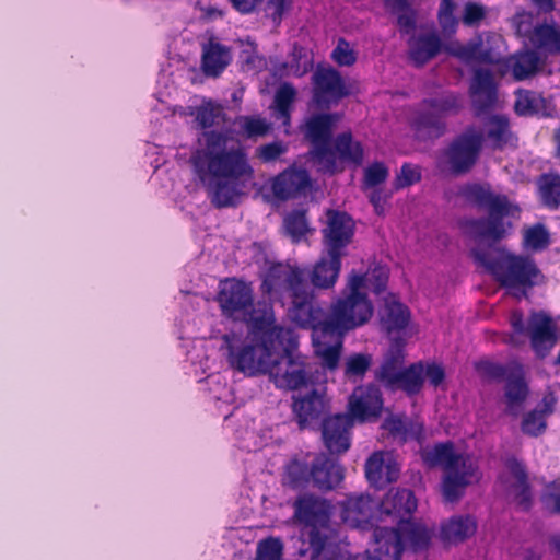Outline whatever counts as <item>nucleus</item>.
Wrapping results in <instances>:
<instances>
[{
	"label": "nucleus",
	"instance_id": "nucleus-1",
	"mask_svg": "<svg viewBox=\"0 0 560 560\" xmlns=\"http://www.w3.org/2000/svg\"><path fill=\"white\" fill-rule=\"evenodd\" d=\"M202 138L203 148L191 156L196 175L215 209L237 207L255 175L246 149L241 144L229 148L230 138L223 131L206 130Z\"/></svg>",
	"mask_w": 560,
	"mask_h": 560
},
{
	"label": "nucleus",
	"instance_id": "nucleus-2",
	"mask_svg": "<svg viewBox=\"0 0 560 560\" xmlns=\"http://www.w3.org/2000/svg\"><path fill=\"white\" fill-rule=\"evenodd\" d=\"M264 295L288 305L287 316L302 329H311L316 341L324 338L326 313L316 301L314 289L307 282L306 271L299 266L271 264L261 277Z\"/></svg>",
	"mask_w": 560,
	"mask_h": 560
},
{
	"label": "nucleus",
	"instance_id": "nucleus-3",
	"mask_svg": "<svg viewBox=\"0 0 560 560\" xmlns=\"http://www.w3.org/2000/svg\"><path fill=\"white\" fill-rule=\"evenodd\" d=\"M462 196L478 210L487 212V218L465 219L460 221V229L474 240L489 238L493 242L501 241L511 223H505V218H515L521 209L510 201L503 194H495L490 184L472 183L462 189Z\"/></svg>",
	"mask_w": 560,
	"mask_h": 560
},
{
	"label": "nucleus",
	"instance_id": "nucleus-4",
	"mask_svg": "<svg viewBox=\"0 0 560 560\" xmlns=\"http://www.w3.org/2000/svg\"><path fill=\"white\" fill-rule=\"evenodd\" d=\"M474 261L491 273L504 288L518 289L523 295L540 284L544 275L535 260L528 256L513 254L492 244H478L470 250Z\"/></svg>",
	"mask_w": 560,
	"mask_h": 560
},
{
	"label": "nucleus",
	"instance_id": "nucleus-5",
	"mask_svg": "<svg viewBox=\"0 0 560 560\" xmlns=\"http://www.w3.org/2000/svg\"><path fill=\"white\" fill-rule=\"evenodd\" d=\"M327 224L322 230L325 255L313 266L310 278L313 289L334 288L341 270V258L354 236V222L345 211L328 209Z\"/></svg>",
	"mask_w": 560,
	"mask_h": 560
},
{
	"label": "nucleus",
	"instance_id": "nucleus-6",
	"mask_svg": "<svg viewBox=\"0 0 560 560\" xmlns=\"http://www.w3.org/2000/svg\"><path fill=\"white\" fill-rule=\"evenodd\" d=\"M214 300L224 318L245 323L249 329L264 330L276 324L272 305L266 301L256 302L253 283L244 279L221 280Z\"/></svg>",
	"mask_w": 560,
	"mask_h": 560
},
{
	"label": "nucleus",
	"instance_id": "nucleus-7",
	"mask_svg": "<svg viewBox=\"0 0 560 560\" xmlns=\"http://www.w3.org/2000/svg\"><path fill=\"white\" fill-rule=\"evenodd\" d=\"M362 281L361 277H348L340 295L331 301L324 322V339L343 338L372 318L374 306L368 292L362 291Z\"/></svg>",
	"mask_w": 560,
	"mask_h": 560
},
{
	"label": "nucleus",
	"instance_id": "nucleus-8",
	"mask_svg": "<svg viewBox=\"0 0 560 560\" xmlns=\"http://www.w3.org/2000/svg\"><path fill=\"white\" fill-rule=\"evenodd\" d=\"M275 352L267 373L276 387L296 390L314 383L312 365L298 351V335L293 328L279 326L275 334Z\"/></svg>",
	"mask_w": 560,
	"mask_h": 560
},
{
	"label": "nucleus",
	"instance_id": "nucleus-9",
	"mask_svg": "<svg viewBox=\"0 0 560 560\" xmlns=\"http://www.w3.org/2000/svg\"><path fill=\"white\" fill-rule=\"evenodd\" d=\"M279 326L270 325L267 329L250 332L259 340L258 343H243L241 337L235 332L222 336V349L226 351L229 365L245 375L266 374L270 358L275 352V334Z\"/></svg>",
	"mask_w": 560,
	"mask_h": 560
},
{
	"label": "nucleus",
	"instance_id": "nucleus-10",
	"mask_svg": "<svg viewBox=\"0 0 560 560\" xmlns=\"http://www.w3.org/2000/svg\"><path fill=\"white\" fill-rule=\"evenodd\" d=\"M479 377L487 383H504L505 413L517 417L529 396L526 372L517 361L501 363L491 360H479L474 364Z\"/></svg>",
	"mask_w": 560,
	"mask_h": 560
},
{
	"label": "nucleus",
	"instance_id": "nucleus-11",
	"mask_svg": "<svg viewBox=\"0 0 560 560\" xmlns=\"http://www.w3.org/2000/svg\"><path fill=\"white\" fill-rule=\"evenodd\" d=\"M412 121L418 139L434 140L446 131V117L457 115L463 108V96L451 90H440L423 98Z\"/></svg>",
	"mask_w": 560,
	"mask_h": 560
},
{
	"label": "nucleus",
	"instance_id": "nucleus-12",
	"mask_svg": "<svg viewBox=\"0 0 560 560\" xmlns=\"http://www.w3.org/2000/svg\"><path fill=\"white\" fill-rule=\"evenodd\" d=\"M293 508L294 518L307 528L312 558H318L331 536L332 506L326 499L304 494L294 501Z\"/></svg>",
	"mask_w": 560,
	"mask_h": 560
},
{
	"label": "nucleus",
	"instance_id": "nucleus-13",
	"mask_svg": "<svg viewBox=\"0 0 560 560\" xmlns=\"http://www.w3.org/2000/svg\"><path fill=\"white\" fill-rule=\"evenodd\" d=\"M339 120L336 113H318L307 117L301 126V132L313 147V155L324 164L325 170L334 174L337 162L330 148L334 128Z\"/></svg>",
	"mask_w": 560,
	"mask_h": 560
},
{
	"label": "nucleus",
	"instance_id": "nucleus-14",
	"mask_svg": "<svg viewBox=\"0 0 560 560\" xmlns=\"http://www.w3.org/2000/svg\"><path fill=\"white\" fill-rule=\"evenodd\" d=\"M349 95V88L335 68L318 67L312 74V103L317 109L328 110Z\"/></svg>",
	"mask_w": 560,
	"mask_h": 560
},
{
	"label": "nucleus",
	"instance_id": "nucleus-15",
	"mask_svg": "<svg viewBox=\"0 0 560 560\" xmlns=\"http://www.w3.org/2000/svg\"><path fill=\"white\" fill-rule=\"evenodd\" d=\"M483 140L482 132L469 127L450 143L444 155L453 174H465L472 168L479 158Z\"/></svg>",
	"mask_w": 560,
	"mask_h": 560
},
{
	"label": "nucleus",
	"instance_id": "nucleus-16",
	"mask_svg": "<svg viewBox=\"0 0 560 560\" xmlns=\"http://www.w3.org/2000/svg\"><path fill=\"white\" fill-rule=\"evenodd\" d=\"M383 408L382 390L372 383L355 387L349 397V416L360 422L376 421L381 417Z\"/></svg>",
	"mask_w": 560,
	"mask_h": 560
},
{
	"label": "nucleus",
	"instance_id": "nucleus-17",
	"mask_svg": "<svg viewBox=\"0 0 560 560\" xmlns=\"http://www.w3.org/2000/svg\"><path fill=\"white\" fill-rule=\"evenodd\" d=\"M516 35L524 37L532 45L533 49L546 55L560 54V28L548 23L532 25L529 16L523 18L516 23Z\"/></svg>",
	"mask_w": 560,
	"mask_h": 560
},
{
	"label": "nucleus",
	"instance_id": "nucleus-18",
	"mask_svg": "<svg viewBox=\"0 0 560 560\" xmlns=\"http://www.w3.org/2000/svg\"><path fill=\"white\" fill-rule=\"evenodd\" d=\"M352 427L353 419L349 415L337 413L323 419L322 440L330 455H340L350 448Z\"/></svg>",
	"mask_w": 560,
	"mask_h": 560
},
{
	"label": "nucleus",
	"instance_id": "nucleus-19",
	"mask_svg": "<svg viewBox=\"0 0 560 560\" xmlns=\"http://www.w3.org/2000/svg\"><path fill=\"white\" fill-rule=\"evenodd\" d=\"M468 92L475 116L479 117L491 110L498 101V85L491 70L475 69Z\"/></svg>",
	"mask_w": 560,
	"mask_h": 560
},
{
	"label": "nucleus",
	"instance_id": "nucleus-20",
	"mask_svg": "<svg viewBox=\"0 0 560 560\" xmlns=\"http://www.w3.org/2000/svg\"><path fill=\"white\" fill-rule=\"evenodd\" d=\"M340 517L352 528L368 529L373 525L376 502L369 494L348 495L341 503Z\"/></svg>",
	"mask_w": 560,
	"mask_h": 560
},
{
	"label": "nucleus",
	"instance_id": "nucleus-21",
	"mask_svg": "<svg viewBox=\"0 0 560 560\" xmlns=\"http://www.w3.org/2000/svg\"><path fill=\"white\" fill-rule=\"evenodd\" d=\"M312 186V179L307 170L289 166L279 173L271 183L273 196L281 201L304 195Z\"/></svg>",
	"mask_w": 560,
	"mask_h": 560
},
{
	"label": "nucleus",
	"instance_id": "nucleus-22",
	"mask_svg": "<svg viewBox=\"0 0 560 560\" xmlns=\"http://www.w3.org/2000/svg\"><path fill=\"white\" fill-rule=\"evenodd\" d=\"M343 480V468L336 458L324 452L315 455L311 463V483L320 491L337 488Z\"/></svg>",
	"mask_w": 560,
	"mask_h": 560
},
{
	"label": "nucleus",
	"instance_id": "nucleus-23",
	"mask_svg": "<svg viewBox=\"0 0 560 560\" xmlns=\"http://www.w3.org/2000/svg\"><path fill=\"white\" fill-rule=\"evenodd\" d=\"M327 408L328 401L318 389H312L308 394L294 398L292 404V411L301 430L311 428L313 423L318 422Z\"/></svg>",
	"mask_w": 560,
	"mask_h": 560
},
{
	"label": "nucleus",
	"instance_id": "nucleus-24",
	"mask_svg": "<svg viewBox=\"0 0 560 560\" xmlns=\"http://www.w3.org/2000/svg\"><path fill=\"white\" fill-rule=\"evenodd\" d=\"M503 66L516 81L532 79L544 70L545 58L534 49L524 48L504 58Z\"/></svg>",
	"mask_w": 560,
	"mask_h": 560
},
{
	"label": "nucleus",
	"instance_id": "nucleus-25",
	"mask_svg": "<svg viewBox=\"0 0 560 560\" xmlns=\"http://www.w3.org/2000/svg\"><path fill=\"white\" fill-rule=\"evenodd\" d=\"M364 472L372 487L383 489L398 479L400 469L394 459L386 460L384 452L378 451L372 453L366 459Z\"/></svg>",
	"mask_w": 560,
	"mask_h": 560
},
{
	"label": "nucleus",
	"instance_id": "nucleus-26",
	"mask_svg": "<svg viewBox=\"0 0 560 560\" xmlns=\"http://www.w3.org/2000/svg\"><path fill=\"white\" fill-rule=\"evenodd\" d=\"M530 345L539 357H545L557 340L552 318L544 313H533L528 322Z\"/></svg>",
	"mask_w": 560,
	"mask_h": 560
},
{
	"label": "nucleus",
	"instance_id": "nucleus-27",
	"mask_svg": "<svg viewBox=\"0 0 560 560\" xmlns=\"http://www.w3.org/2000/svg\"><path fill=\"white\" fill-rule=\"evenodd\" d=\"M445 48L435 32L412 35L408 39V59L416 68H422Z\"/></svg>",
	"mask_w": 560,
	"mask_h": 560
},
{
	"label": "nucleus",
	"instance_id": "nucleus-28",
	"mask_svg": "<svg viewBox=\"0 0 560 560\" xmlns=\"http://www.w3.org/2000/svg\"><path fill=\"white\" fill-rule=\"evenodd\" d=\"M477 470L471 460H462L458 468L445 471L442 479V493L444 500L450 503L457 502L466 488L471 483V478Z\"/></svg>",
	"mask_w": 560,
	"mask_h": 560
},
{
	"label": "nucleus",
	"instance_id": "nucleus-29",
	"mask_svg": "<svg viewBox=\"0 0 560 560\" xmlns=\"http://www.w3.org/2000/svg\"><path fill=\"white\" fill-rule=\"evenodd\" d=\"M380 511L386 515L399 517V522L407 521L417 509V499L409 489H392L377 505Z\"/></svg>",
	"mask_w": 560,
	"mask_h": 560
},
{
	"label": "nucleus",
	"instance_id": "nucleus-30",
	"mask_svg": "<svg viewBox=\"0 0 560 560\" xmlns=\"http://www.w3.org/2000/svg\"><path fill=\"white\" fill-rule=\"evenodd\" d=\"M444 50L463 61L464 63H471L474 61L487 65H499L501 63V55L493 48H485L481 40L469 42L466 45L456 43L450 46H445Z\"/></svg>",
	"mask_w": 560,
	"mask_h": 560
},
{
	"label": "nucleus",
	"instance_id": "nucleus-31",
	"mask_svg": "<svg viewBox=\"0 0 560 560\" xmlns=\"http://www.w3.org/2000/svg\"><path fill=\"white\" fill-rule=\"evenodd\" d=\"M231 48L210 38L202 47L201 69L207 77L217 78L231 63Z\"/></svg>",
	"mask_w": 560,
	"mask_h": 560
},
{
	"label": "nucleus",
	"instance_id": "nucleus-32",
	"mask_svg": "<svg viewBox=\"0 0 560 560\" xmlns=\"http://www.w3.org/2000/svg\"><path fill=\"white\" fill-rule=\"evenodd\" d=\"M477 527L478 523L475 516L454 515L441 524V539L444 542L457 545L472 537Z\"/></svg>",
	"mask_w": 560,
	"mask_h": 560
},
{
	"label": "nucleus",
	"instance_id": "nucleus-33",
	"mask_svg": "<svg viewBox=\"0 0 560 560\" xmlns=\"http://www.w3.org/2000/svg\"><path fill=\"white\" fill-rule=\"evenodd\" d=\"M423 463L430 467H442L445 471L458 468L462 460H470L455 452L454 443L451 441L436 443L433 447L422 452Z\"/></svg>",
	"mask_w": 560,
	"mask_h": 560
},
{
	"label": "nucleus",
	"instance_id": "nucleus-34",
	"mask_svg": "<svg viewBox=\"0 0 560 560\" xmlns=\"http://www.w3.org/2000/svg\"><path fill=\"white\" fill-rule=\"evenodd\" d=\"M331 151L335 161L338 159L354 167L361 166L364 160V148L360 141L354 140L351 131L338 133L334 139Z\"/></svg>",
	"mask_w": 560,
	"mask_h": 560
},
{
	"label": "nucleus",
	"instance_id": "nucleus-35",
	"mask_svg": "<svg viewBox=\"0 0 560 560\" xmlns=\"http://www.w3.org/2000/svg\"><path fill=\"white\" fill-rule=\"evenodd\" d=\"M505 465L515 479L512 486L515 502L521 510L528 511L532 508L533 498L526 466L515 457L509 458Z\"/></svg>",
	"mask_w": 560,
	"mask_h": 560
},
{
	"label": "nucleus",
	"instance_id": "nucleus-36",
	"mask_svg": "<svg viewBox=\"0 0 560 560\" xmlns=\"http://www.w3.org/2000/svg\"><path fill=\"white\" fill-rule=\"evenodd\" d=\"M411 314L409 308L397 301L394 295L385 299L384 307L381 313V323L388 332L400 331L405 329L410 322Z\"/></svg>",
	"mask_w": 560,
	"mask_h": 560
},
{
	"label": "nucleus",
	"instance_id": "nucleus-37",
	"mask_svg": "<svg viewBox=\"0 0 560 560\" xmlns=\"http://www.w3.org/2000/svg\"><path fill=\"white\" fill-rule=\"evenodd\" d=\"M398 529L406 541V549L419 552L429 548L432 532L422 523L411 520L398 522Z\"/></svg>",
	"mask_w": 560,
	"mask_h": 560
},
{
	"label": "nucleus",
	"instance_id": "nucleus-38",
	"mask_svg": "<svg viewBox=\"0 0 560 560\" xmlns=\"http://www.w3.org/2000/svg\"><path fill=\"white\" fill-rule=\"evenodd\" d=\"M538 191L541 203L550 210H557L560 206V175L542 174L538 180Z\"/></svg>",
	"mask_w": 560,
	"mask_h": 560
},
{
	"label": "nucleus",
	"instance_id": "nucleus-39",
	"mask_svg": "<svg viewBox=\"0 0 560 560\" xmlns=\"http://www.w3.org/2000/svg\"><path fill=\"white\" fill-rule=\"evenodd\" d=\"M424 368L422 362L410 364L401 370L399 374L397 389L404 390L408 396L417 395L421 392L424 384Z\"/></svg>",
	"mask_w": 560,
	"mask_h": 560
},
{
	"label": "nucleus",
	"instance_id": "nucleus-40",
	"mask_svg": "<svg viewBox=\"0 0 560 560\" xmlns=\"http://www.w3.org/2000/svg\"><path fill=\"white\" fill-rule=\"evenodd\" d=\"M348 277H361L363 279L362 291L370 290L375 294H381L387 288L389 271L385 266L375 265L365 273H360L352 270Z\"/></svg>",
	"mask_w": 560,
	"mask_h": 560
},
{
	"label": "nucleus",
	"instance_id": "nucleus-41",
	"mask_svg": "<svg viewBox=\"0 0 560 560\" xmlns=\"http://www.w3.org/2000/svg\"><path fill=\"white\" fill-rule=\"evenodd\" d=\"M511 136L510 120L506 116L492 115L489 117L487 138L491 140L494 148L502 149L505 147Z\"/></svg>",
	"mask_w": 560,
	"mask_h": 560
},
{
	"label": "nucleus",
	"instance_id": "nucleus-42",
	"mask_svg": "<svg viewBox=\"0 0 560 560\" xmlns=\"http://www.w3.org/2000/svg\"><path fill=\"white\" fill-rule=\"evenodd\" d=\"M542 95L535 91L520 90L516 94L514 110L520 116H533L539 114L544 108Z\"/></svg>",
	"mask_w": 560,
	"mask_h": 560
},
{
	"label": "nucleus",
	"instance_id": "nucleus-43",
	"mask_svg": "<svg viewBox=\"0 0 560 560\" xmlns=\"http://www.w3.org/2000/svg\"><path fill=\"white\" fill-rule=\"evenodd\" d=\"M287 234L292 242H300L311 230L306 218V210L295 209L289 212L283 220Z\"/></svg>",
	"mask_w": 560,
	"mask_h": 560
},
{
	"label": "nucleus",
	"instance_id": "nucleus-44",
	"mask_svg": "<svg viewBox=\"0 0 560 560\" xmlns=\"http://www.w3.org/2000/svg\"><path fill=\"white\" fill-rule=\"evenodd\" d=\"M287 483L293 488H304L311 483V464L305 460L292 459L285 466Z\"/></svg>",
	"mask_w": 560,
	"mask_h": 560
},
{
	"label": "nucleus",
	"instance_id": "nucleus-45",
	"mask_svg": "<svg viewBox=\"0 0 560 560\" xmlns=\"http://www.w3.org/2000/svg\"><path fill=\"white\" fill-rule=\"evenodd\" d=\"M550 233L545 224L536 223L524 230V246L533 252H541L550 245Z\"/></svg>",
	"mask_w": 560,
	"mask_h": 560
},
{
	"label": "nucleus",
	"instance_id": "nucleus-46",
	"mask_svg": "<svg viewBox=\"0 0 560 560\" xmlns=\"http://www.w3.org/2000/svg\"><path fill=\"white\" fill-rule=\"evenodd\" d=\"M296 90L291 83H282L275 94V105L281 118L289 120Z\"/></svg>",
	"mask_w": 560,
	"mask_h": 560
},
{
	"label": "nucleus",
	"instance_id": "nucleus-47",
	"mask_svg": "<svg viewBox=\"0 0 560 560\" xmlns=\"http://www.w3.org/2000/svg\"><path fill=\"white\" fill-rule=\"evenodd\" d=\"M283 548L279 537L269 536L258 541L255 560H282Z\"/></svg>",
	"mask_w": 560,
	"mask_h": 560
},
{
	"label": "nucleus",
	"instance_id": "nucleus-48",
	"mask_svg": "<svg viewBox=\"0 0 560 560\" xmlns=\"http://www.w3.org/2000/svg\"><path fill=\"white\" fill-rule=\"evenodd\" d=\"M372 365V355L369 353H354L347 358L345 375L351 377H363Z\"/></svg>",
	"mask_w": 560,
	"mask_h": 560
},
{
	"label": "nucleus",
	"instance_id": "nucleus-49",
	"mask_svg": "<svg viewBox=\"0 0 560 560\" xmlns=\"http://www.w3.org/2000/svg\"><path fill=\"white\" fill-rule=\"evenodd\" d=\"M421 178L420 166L406 162L401 165L399 173L396 174L393 187L395 190H400L419 183Z\"/></svg>",
	"mask_w": 560,
	"mask_h": 560
},
{
	"label": "nucleus",
	"instance_id": "nucleus-50",
	"mask_svg": "<svg viewBox=\"0 0 560 560\" xmlns=\"http://www.w3.org/2000/svg\"><path fill=\"white\" fill-rule=\"evenodd\" d=\"M401 370L402 368L390 365L388 363H381L380 368L375 371V380L387 389L396 390Z\"/></svg>",
	"mask_w": 560,
	"mask_h": 560
},
{
	"label": "nucleus",
	"instance_id": "nucleus-51",
	"mask_svg": "<svg viewBox=\"0 0 560 560\" xmlns=\"http://www.w3.org/2000/svg\"><path fill=\"white\" fill-rule=\"evenodd\" d=\"M389 171L383 162H373L364 171V185L375 189L387 179Z\"/></svg>",
	"mask_w": 560,
	"mask_h": 560
},
{
	"label": "nucleus",
	"instance_id": "nucleus-52",
	"mask_svg": "<svg viewBox=\"0 0 560 560\" xmlns=\"http://www.w3.org/2000/svg\"><path fill=\"white\" fill-rule=\"evenodd\" d=\"M521 428L523 433L530 436H538L544 433L546 421L540 412L532 410L524 416Z\"/></svg>",
	"mask_w": 560,
	"mask_h": 560
},
{
	"label": "nucleus",
	"instance_id": "nucleus-53",
	"mask_svg": "<svg viewBox=\"0 0 560 560\" xmlns=\"http://www.w3.org/2000/svg\"><path fill=\"white\" fill-rule=\"evenodd\" d=\"M455 7L454 0H441L438 19L444 32H454L457 26L454 15Z\"/></svg>",
	"mask_w": 560,
	"mask_h": 560
},
{
	"label": "nucleus",
	"instance_id": "nucleus-54",
	"mask_svg": "<svg viewBox=\"0 0 560 560\" xmlns=\"http://www.w3.org/2000/svg\"><path fill=\"white\" fill-rule=\"evenodd\" d=\"M331 58L341 67L353 66L357 61L354 50L350 48V44L345 38L338 39L337 46L331 52Z\"/></svg>",
	"mask_w": 560,
	"mask_h": 560
},
{
	"label": "nucleus",
	"instance_id": "nucleus-55",
	"mask_svg": "<svg viewBox=\"0 0 560 560\" xmlns=\"http://www.w3.org/2000/svg\"><path fill=\"white\" fill-rule=\"evenodd\" d=\"M221 114L220 107L213 106L211 103L201 105L196 110V121L202 129L212 127Z\"/></svg>",
	"mask_w": 560,
	"mask_h": 560
},
{
	"label": "nucleus",
	"instance_id": "nucleus-56",
	"mask_svg": "<svg viewBox=\"0 0 560 560\" xmlns=\"http://www.w3.org/2000/svg\"><path fill=\"white\" fill-rule=\"evenodd\" d=\"M405 340L400 337L392 339L389 349L384 355L382 363L401 368L405 361Z\"/></svg>",
	"mask_w": 560,
	"mask_h": 560
},
{
	"label": "nucleus",
	"instance_id": "nucleus-57",
	"mask_svg": "<svg viewBox=\"0 0 560 560\" xmlns=\"http://www.w3.org/2000/svg\"><path fill=\"white\" fill-rule=\"evenodd\" d=\"M287 147L281 141L262 144L256 149V156L264 163L278 160L285 153Z\"/></svg>",
	"mask_w": 560,
	"mask_h": 560
},
{
	"label": "nucleus",
	"instance_id": "nucleus-58",
	"mask_svg": "<svg viewBox=\"0 0 560 560\" xmlns=\"http://www.w3.org/2000/svg\"><path fill=\"white\" fill-rule=\"evenodd\" d=\"M242 129L248 138L265 136L269 131V125L259 117H244Z\"/></svg>",
	"mask_w": 560,
	"mask_h": 560
},
{
	"label": "nucleus",
	"instance_id": "nucleus-59",
	"mask_svg": "<svg viewBox=\"0 0 560 560\" xmlns=\"http://www.w3.org/2000/svg\"><path fill=\"white\" fill-rule=\"evenodd\" d=\"M486 18V10L482 4L467 2L464 8L462 21L467 26H476Z\"/></svg>",
	"mask_w": 560,
	"mask_h": 560
},
{
	"label": "nucleus",
	"instance_id": "nucleus-60",
	"mask_svg": "<svg viewBox=\"0 0 560 560\" xmlns=\"http://www.w3.org/2000/svg\"><path fill=\"white\" fill-rule=\"evenodd\" d=\"M342 339L343 338H337L336 343L327 345L320 351L324 365L329 370H335L338 366L342 348Z\"/></svg>",
	"mask_w": 560,
	"mask_h": 560
},
{
	"label": "nucleus",
	"instance_id": "nucleus-61",
	"mask_svg": "<svg viewBox=\"0 0 560 560\" xmlns=\"http://www.w3.org/2000/svg\"><path fill=\"white\" fill-rule=\"evenodd\" d=\"M407 418L401 416H390L385 419L383 428L394 438H399L401 441L406 436Z\"/></svg>",
	"mask_w": 560,
	"mask_h": 560
},
{
	"label": "nucleus",
	"instance_id": "nucleus-62",
	"mask_svg": "<svg viewBox=\"0 0 560 560\" xmlns=\"http://www.w3.org/2000/svg\"><path fill=\"white\" fill-rule=\"evenodd\" d=\"M425 376L428 377L431 385L434 387H438L443 383L445 380V371L444 369L436 364V363H430L427 365L424 370Z\"/></svg>",
	"mask_w": 560,
	"mask_h": 560
},
{
	"label": "nucleus",
	"instance_id": "nucleus-63",
	"mask_svg": "<svg viewBox=\"0 0 560 560\" xmlns=\"http://www.w3.org/2000/svg\"><path fill=\"white\" fill-rule=\"evenodd\" d=\"M397 24L402 33H410L416 28V15L412 9L397 14Z\"/></svg>",
	"mask_w": 560,
	"mask_h": 560
},
{
	"label": "nucleus",
	"instance_id": "nucleus-64",
	"mask_svg": "<svg viewBox=\"0 0 560 560\" xmlns=\"http://www.w3.org/2000/svg\"><path fill=\"white\" fill-rule=\"evenodd\" d=\"M386 195L383 189L375 188L370 195V202L374 207V211L378 215H383L385 212L384 205L386 203Z\"/></svg>",
	"mask_w": 560,
	"mask_h": 560
}]
</instances>
